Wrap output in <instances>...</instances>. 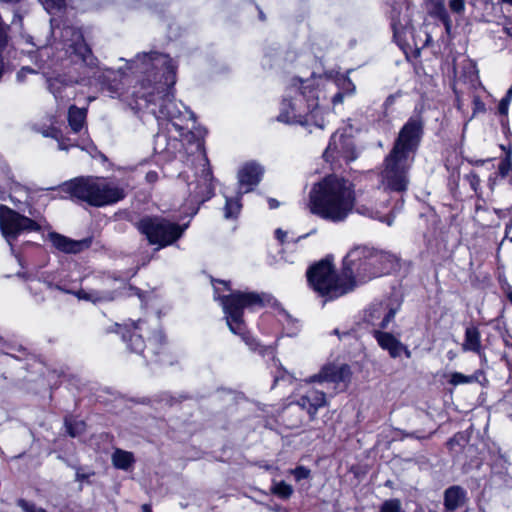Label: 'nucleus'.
<instances>
[{
  "label": "nucleus",
  "mask_w": 512,
  "mask_h": 512,
  "mask_svg": "<svg viewBox=\"0 0 512 512\" xmlns=\"http://www.w3.org/2000/svg\"><path fill=\"white\" fill-rule=\"evenodd\" d=\"M446 512H453V511H446Z\"/></svg>",
  "instance_id": "338daca9"
},
{
  "label": "nucleus",
  "mask_w": 512,
  "mask_h": 512,
  "mask_svg": "<svg viewBox=\"0 0 512 512\" xmlns=\"http://www.w3.org/2000/svg\"><path fill=\"white\" fill-rule=\"evenodd\" d=\"M373 336L376 339L378 345L383 349L388 351L389 355L392 358H397L401 355L402 352L405 353L407 358L411 357L410 350L394 335L388 332H383L380 330H374Z\"/></svg>",
  "instance_id": "2eb2a0df"
},
{
  "label": "nucleus",
  "mask_w": 512,
  "mask_h": 512,
  "mask_svg": "<svg viewBox=\"0 0 512 512\" xmlns=\"http://www.w3.org/2000/svg\"><path fill=\"white\" fill-rule=\"evenodd\" d=\"M478 373L479 372H477L473 375H464L460 372H453L450 375L449 383L451 385L457 386V385L477 382L478 381Z\"/></svg>",
  "instance_id": "c85d7f7f"
},
{
  "label": "nucleus",
  "mask_w": 512,
  "mask_h": 512,
  "mask_svg": "<svg viewBox=\"0 0 512 512\" xmlns=\"http://www.w3.org/2000/svg\"><path fill=\"white\" fill-rule=\"evenodd\" d=\"M145 179L150 184L155 183L158 180V173L156 171H149L146 173Z\"/></svg>",
  "instance_id": "a18cd8bd"
},
{
  "label": "nucleus",
  "mask_w": 512,
  "mask_h": 512,
  "mask_svg": "<svg viewBox=\"0 0 512 512\" xmlns=\"http://www.w3.org/2000/svg\"><path fill=\"white\" fill-rule=\"evenodd\" d=\"M135 69L140 73H153L156 81L152 90L144 91L139 96L143 98L147 107H150L151 113L159 118L173 119L176 118L180 111L171 94V87L175 84V65L168 55L160 53H143L137 55L132 61L130 69Z\"/></svg>",
  "instance_id": "f03ea898"
},
{
  "label": "nucleus",
  "mask_w": 512,
  "mask_h": 512,
  "mask_svg": "<svg viewBox=\"0 0 512 512\" xmlns=\"http://www.w3.org/2000/svg\"><path fill=\"white\" fill-rule=\"evenodd\" d=\"M338 154L349 160L352 156V127L346 126L337 130L331 137L329 145L324 152L325 157H334Z\"/></svg>",
  "instance_id": "ddd939ff"
},
{
  "label": "nucleus",
  "mask_w": 512,
  "mask_h": 512,
  "mask_svg": "<svg viewBox=\"0 0 512 512\" xmlns=\"http://www.w3.org/2000/svg\"><path fill=\"white\" fill-rule=\"evenodd\" d=\"M6 199V196H5V192L0 189V200H5Z\"/></svg>",
  "instance_id": "6e6d98bb"
},
{
  "label": "nucleus",
  "mask_w": 512,
  "mask_h": 512,
  "mask_svg": "<svg viewBox=\"0 0 512 512\" xmlns=\"http://www.w3.org/2000/svg\"><path fill=\"white\" fill-rule=\"evenodd\" d=\"M45 9L51 13L54 10H60L65 6V0H43Z\"/></svg>",
  "instance_id": "e433bc0d"
},
{
  "label": "nucleus",
  "mask_w": 512,
  "mask_h": 512,
  "mask_svg": "<svg viewBox=\"0 0 512 512\" xmlns=\"http://www.w3.org/2000/svg\"><path fill=\"white\" fill-rule=\"evenodd\" d=\"M497 177H498L497 173H496L494 176H493V175H491V176L489 177L488 184H489V187H490L492 190L494 189V187H495V185H496V183H497Z\"/></svg>",
  "instance_id": "8fccbe9b"
},
{
  "label": "nucleus",
  "mask_w": 512,
  "mask_h": 512,
  "mask_svg": "<svg viewBox=\"0 0 512 512\" xmlns=\"http://www.w3.org/2000/svg\"><path fill=\"white\" fill-rule=\"evenodd\" d=\"M275 235H276V238L280 241V242H284V238L286 237V232H284L283 230L281 229H277L276 232H275Z\"/></svg>",
  "instance_id": "09e8293b"
},
{
  "label": "nucleus",
  "mask_w": 512,
  "mask_h": 512,
  "mask_svg": "<svg viewBox=\"0 0 512 512\" xmlns=\"http://www.w3.org/2000/svg\"><path fill=\"white\" fill-rule=\"evenodd\" d=\"M63 190L91 206L102 207L124 199L125 188L102 177H78L65 183Z\"/></svg>",
  "instance_id": "423d86ee"
},
{
  "label": "nucleus",
  "mask_w": 512,
  "mask_h": 512,
  "mask_svg": "<svg viewBox=\"0 0 512 512\" xmlns=\"http://www.w3.org/2000/svg\"><path fill=\"white\" fill-rule=\"evenodd\" d=\"M67 432L71 437L79 436L85 430V423L83 421H65Z\"/></svg>",
  "instance_id": "473e14b6"
},
{
  "label": "nucleus",
  "mask_w": 512,
  "mask_h": 512,
  "mask_svg": "<svg viewBox=\"0 0 512 512\" xmlns=\"http://www.w3.org/2000/svg\"><path fill=\"white\" fill-rule=\"evenodd\" d=\"M24 193L25 196H27L28 192L26 190L25 187L21 186L19 183H14L11 187H10V195H9V199L10 201L13 203V205L18 209V210H24L22 207H21V204H22V201L18 198H16L15 194L16 193Z\"/></svg>",
  "instance_id": "2f4dec72"
},
{
  "label": "nucleus",
  "mask_w": 512,
  "mask_h": 512,
  "mask_svg": "<svg viewBox=\"0 0 512 512\" xmlns=\"http://www.w3.org/2000/svg\"><path fill=\"white\" fill-rule=\"evenodd\" d=\"M221 305L224 310L227 325L230 331L240 335L245 341V324L243 321V310L263 305V299L259 294L250 292H235L228 296L220 297Z\"/></svg>",
  "instance_id": "6e6552de"
},
{
  "label": "nucleus",
  "mask_w": 512,
  "mask_h": 512,
  "mask_svg": "<svg viewBox=\"0 0 512 512\" xmlns=\"http://www.w3.org/2000/svg\"><path fill=\"white\" fill-rule=\"evenodd\" d=\"M466 491L460 486H451L445 490L444 506L446 511H454L465 504Z\"/></svg>",
  "instance_id": "4be33fe9"
},
{
  "label": "nucleus",
  "mask_w": 512,
  "mask_h": 512,
  "mask_svg": "<svg viewBox=\"0 0 512 512\" xmlns=\"http://www.w3.org/2000/svg\"><path fill=\"white\" fill-rule=\"evenodd\" d=\"M307 207L321 219L333 223L346 220L352 210L350 182L337 175L324 177L311 187Z\"/></svg>",
  "instance_id": "7ed1b4c3"
},
{
  "label": "nucleus",
  "mask_w": 512,
  "mask_h": 512,
  "mask_svg": "<svg viewBox=\"0 0 512 512\" xmlns=\"http://www.w3.org/2000/svg\"><path fill=\"white\" fill-rule=\"evenodd\" d=\"M473 102H474V106H475L474 113L485 110L484 104L480 101V99L478 97H475Z\"/></svg>",
  "instance_id": "49530a36"
},
{
  "label": "nucleus",
  "mask_w": 512,
  "mask_h": 512,
  "mask_svg": "<svg viewBox=\"0 0 512 512\" xmlns=\"http://www.w3.org/2000/svg\"><path fill=\"white\" fill-rule=\"evenodd\" d=\"M298 404L314 416L319 408L326 405L325 393L320 390H310L299 399Z\"/></svg>",
  "instance_id": "aec40b11"
},
{
  "label": "nucleus",
  "mask_w": 512,
  "mask_h": 512,
  "mask_svg": "<svg viewBox=\"0 0 512 512\" xmlns=\"http://www.w3.org/2000/svg\"><path fill=\"white\" fill-rule=\"evenodd\" d=\"M34 73V70L28 67H23L20 71L17 72V81L22 82L27 74Z\"/></svg>",
  "instance_id": "37998d69"
},
{
  "label": "nucleus",
  "mask_w": 512,
  "mask_h": 512,
  "mask_svg": "<svg viewBox=\"0 0 512 512\" xmlns=\"http://www.w3.org/2000/svg\"><path fill=\"white\" fill-rule=\"evenodd\" d=\"M269 205H270V208H276V207H278V202L275 199H270Z\"/></svg>",
  "instance_id": "603ef678"
},
{
  "label": "nucleus",
  "mask_w": 512,
  "mask_h": 512,
  "mask_svg": "<svg viewBox=\"0 0 512 512\" xmlns=\"http://www.w3.org/2000/svg\"><path fill=\"white\" fill-rule=\"evenodd\" d=\"M327 86H328L329 88H333V87H335V86H336V84H335L334 82H332V81H329V82L327 83Z\"/></svg>",
  "instance_id": "4d7b16f0"
},
{
  "label": "nucleus",
  "mask_w": 512,
  "mask_h": 512,
  "mask_svg": "<svg viewBox=\"0 0 512 512\" xmlns=\"http://www.w3.org/2000/svg\"><path fill=\"white\" fill-rule=\"evenodd\" d=\"M46 136H50V134H45ZM52 137L57 138V132L51 134Z\"/></svg>",
  "instance_id": "bf43d9fd"
},
{
  "label": "nucleus",
  "mask_w": 512,
  "mask_h": 512,
  "mask_svg": "<svg viewBox=\"0 0 512 512\" xmlns=\"http://www.w3.org/2000/svg\"><path fill=\"white\" fill-rule=\"evenodd\" d=\"M511 170H512L511 160L509 157H505L499 163L497 175L501 176L502 178H505L509 175Z\"/></svg>",
  "instance_id": "c9c22d12"
},
{
  "label": "nucleus",
  "mask_w": 512,
  "mask_h": 512,
  "mask_svg": "<svg viewBox=\"0 0 512 512\" xmlns=\"http://www.w3.org/2000/svg\"><path fill=\"white\" fill-rule=\"evenodd\" d=\"M507 297H508L509 301H510V302H511V304H512V292H511V293H509Z\"/></svg>",
  "instance_id": "052dcab7"
},
{
  "label": "nucleus",
  "mask_w": 512,
  "mask_h": 512,
  "mask_svg": "<svg viewBox=\"0 0 512 512\" xmlns=\"http://www.w3.org/2000/svg\"><path fill=\"white\" fill-rule=\"evenodd\" d=\"M272 492L280 498L288 499L293 493V488L286 482L280 481L273 485Z\"/></svg>",
  "instance_id": "7c9ffc66"
},
{
  "label": "nucleus",
  "mask_w": 512,
  "mask_h": 512,
  "mask_svg": "<svg viewBox=\"0 0 512 512\" xmlns=\"http://www.w3.org/2000/svg\"><path fill=\"white\" fill-rule=\"evenodd\" d=\"M512 99V86L507 90L504 98L501 99L499 103V112L501 114H506L508 110V105Z\"/></svg>",
  "instance_id": "4c0bfd02"
},
{
  "label": "nucleus",
  "mask_w": 512,
  "mask_h": 512,
  "mask_svg": "<svg viewBox=\"0 0 512 512\" xmlns=\"http://www.w3.org/2000/svg\"><path fill=\"white\" fill-rule=\"evenodd\" d=\"M29 215L31 217L22 215L8 206L0 204V231L11 247L13 241L20 235L40 230V220L34 216L32 210H29Z\"/></svg>",
  "instance_id": "1a4fd4ad"
},
{
  "label": "nucleus",
  "mask_w": 512,
  "mask_h": 512,
  "mask_svg": "<svg viewBox=\"0 0 512 512\" xmlns=\"http://www.w3.org/2000/svg\"><path fill=\"white\" fill-rule=\"evenodd\" d=\"M142 509L143 512H152L150 506L147 504L143 505Z\"/></svg>",
  "instance_id": "5fc2aeb1"
},
{
  "label": "nucleus",
  "mask_w": 512,
  "mask_h": 512,
  "mask_svg": "<svg viewBox=\"0 0 512 512\" xmlns=\"http://www.w3.org/2000/svg\"><path fill=\"white\" fill-rule=\"evenodd\" d=\"M470 178V185L472 187V189L477 192V190L479 189V186H480V178L477 174H471L469 176Z\"/></svg>",
  "instance_id": "c03bdc74"
},
{
  "label": "nucleus",
  "mask_w": 512,
  "mask_h": 512,
  "mask_svg": "<svg viewBox=\"0 0 512 512\" xmlns=\"http://www.w3.org/2000/svg\"><path fill=\"white\" fill-rule=\"evenodd\" d=\"M138 228L150 244L166 247L182 236L186 226H180L163 218L146 217L139 222Z\"/></svg>",
  "instance_id": "9d476101"
},
{
  "label": "nucleus",
  "mask_w": 512,
  "mask_h": 512,
  "mask_svg": "<svg viewBox=\"0 0 512 512\" xmlns=\"http://www.w3.org/2000/svg\"><path fill=\"white\" fill-rule=\"evenodd\" d=\"M58 147L60 150H67L68 147L63 143V141H58Z\"/></svg>",
  "instance_id": "864d4df0"
},
{
  "label": "nucleus",
  "mask_w": 512,
  "mask_h": 512,
  "mask_svg": "<svg viewBox=\"0 0 512 512\" xmlns=\"http://www.w3.org/2000/svg\"><path fill=\"white\" fill-rule=\"evenodd\" d=\"M449 7L452 12L462 14L465 11V0H450Z\"/></svg>",
  "instance_id": "58836bf2"
},
{
  "label": "nucleus",
  "mask_w": 512,
  "mask_h": 512,
  "mask_svg": "<svg viewBox=\"0 0 512 512\" xmlns=\"http://www.w3.org/2000/svg\"><path fill=\"white\" fill-rule=\"evenodd\" d=\"M86 119V109L71 106L68 111V122L74 132L80 131Z\"/></svg>",
  "instance_id": "393cba45"
},
{
  "label": "nucleus",
  "mask_w": 512,
  "mask_h": 512,
  "mask_svg": "<svg viewBox=\"0 0 512 512\" xmlns=\"http://www.w3.org/2000/svg\"><path fill=\"white\" fill-rule=\"evenodd\" d=\"M17 505L20 507L22 512H46L43 507L25 499H19L17 501Z\"/></svg>",
  "instance_id": "f704fd0d"
},
{
  "label": "nucleus",
  "mask_w": 512,
  "mask_h": 512,
  "mask_svg": "<svg viewBox=\"0 0 512 512\" xmlns=\"http://www.w3.org/2000/svg\"><path fill=\"white\" fill-rule=\"evenodd\" d=\"M243 194L245 193L238 189L236 197L233 198L228 195L227 191L223 192V195L226 200L224 207V217L226 219L237 217V215L240 213L242 207L240 203V198L242 197Z\"/></svg>",
  "instance_id": "b1692460"
},
{
  "label": "nucleus",
  "mask_w": 512,
  "mask_h": 512,
  "mask_svg": "<svg viewBox=\"0 0 512 512\" xmlns=\"http://www.w3.org/2000/svg\"><path fill=\"white\" fill-rule=\"evenodd\" d=\"M73 83L74 81L72 80L67 82L62 77H55L48 81V87L56 99H63L68 96L64 94L65 90L72 86Z\"/></svg>",
  "instance_id": "a878e982"
},
{
  "label": "nucleus",
  "mask_w": 512,
  "mask_h": 512,
  "mask_svg": "<svg viewBox=\"0 0 512 512\" xmlns=\"http://www.w3.org/2000/svg\"><path fill=\"white\" fill-rule=\"evenodd\" d=\"M307 279L314 291L329 299H335L348 293L352 284L350 252L342 259L340 274L335 272L332 260L327 257L308 269Z\"/></svg>",
  "instance_id": "39448f33"
},
{
  "label": "nucleus",
  "mask_w": 512,
  "mask_h": 512,
  "mask_svg": "<svg viewBox=\"0 0 512 512\" xmlns=\"http://www.w3.org/2000/svg\"><path fill=\"white\" fill-rule=\"evenodd\" d=\"M118 281L110 276L102 277L100 287L90 290H80L76 293L79 299L92 301L93 303L112 301L116 297V289H111L112 283Z\"/></svg>",
  "instance_id": "4468645a"
},
{
  "label": "nucleus",
  "mask_w": 512,
  "mask_h": 512,
  "mask_svg": "<svg viewBox=\"0 0 512 512\" xmlns=\"http://www.w3.org/2000/svg\"><path fill=\"white\" fill-rule=\"evenodd\" d=\"M104 89H106L109 92L110 97H115L116 95L119 94V90H120L119 83L105 85Z\"/></svg>",
  "instance_id": "79ce46f5"
},
{
  "label": "nucleus",
  "mask_w": 512,
  "mask_h": 512,
  "mask_svg": "<svg viewBox=\"0 0 512 512\" xmlns=\"http://www.w3.org/2000/svg\"><path fill=\"white\" fill-rule=\"evenodd\" d=\"M218 283L226 285V282L224 281H218Z\"/></svg>",
  "instance_id": "e2e57ef3"
},
{
  "label": "nucleus",
  "mask_w": 512,
  "mask_h": 512,
  "mask_svg": "<svg viewBox=\"0 0 512 512\" xmlns=\"http://www.w3.org/2000/svg\"><path fill=\"white\" fill-rule=\"evenodd\" d=\"M348 373L349 366L347 365L338 366L329 364L324 366L318 374L312 376L308 382H318L320 384L329 382L335 383L343 381Z\"/></svg>",
  "instance_id": "a211bd4d"
},
{
  "label": "nucleus",
  "mask_w": 512,
  "mask_h": 512,
  "mask_svg": "<svg viewBox=\"0 0 512 512\" xmlns=\"http://www.w3.org/2000/svg\"><path fill=\"white\" fill-rule=\"evenodd\" d=\"M93 473H83L80 469L76 471V480L77 481H84L88 479Z\"/></svg>",
  "instance_id": "de8ad7c7"
},
{
  "label": "nucleus",
  "mask_w": 512,
  "mask_h": 512,
  "mask_svg": "<svg viewBox=\"0 0 512 512\" xmlns=\"http://www.w3.org/2000/svg\"><path fill=\"white\" fill-rule=\"evenodd\" d=\"M462 350L464 352H474L478 355L482 354L481 334L477 327L470 326L466 328Z\"/></svg>",
  "instance_id": "5701e85b"
},
{
  "label": "nucleus",
  "mask_w": 512,
  "mask_h": 512,
  "mask_svg": "<svg viewBox=\"0 0 512 512\" xmlns=\"http://www.w3.org/2000/svg\"><path fill=\"white\" fill-rule=\"evenodd\" d=\"M422 132V124L417 119H410L400 130L392 151L385 158L381 183L384 190L375 189L372 195L354 196V210L360 215L385 222L388 226L394 223V214L382 216L380 208L388 206L386 191L403 192L409 184L408 170L412 160L410 153L417 147Z\"/></svg>",
  "instance_id": "f257e3e1"
},
{
  "label": "nucleus",
  "mask_w": 512,
  "mask_h": 512,
  "mask_svg": "<svg viewBox=\"0 0 512 512\" xmlns=\"http://www.w3.org/2000/svg\"><path fill=\"white\" fill-rule=\"evenodd\" d=\"M504 344L507 347H512V336L508 335L503 338Z\"/></svg>",
  "instance_id": "3c124183"
},
{
  "label": "nucleus",
  "mask_w": 512,
  "mask_h": 512,
  "mask_svg": "<svg viewBox=\"0 0 512 512\" xmlns=\"http://www.w3.org/2000/svg\"><path fill=\"white\" fill-rule=\"evenodd\" d=\"M205 166L206 164L204 163L200 180L195 184L193 189L190 187V190L193 191L196 197L201 201L210 199L214 191L212 173L210 169Z\"/></svg>",
  "instance_id": "6ab92c4d"
},
{
  "label": "nucleus",
  "mask_w": 512,
  "mask_h": 512,
  "mask_svg": "<svg viewBox=\"0 0 512 512\" xmlns=\"http://www.w3.org/2000/svg\"><path fill=\"white\" fill-rule=\"evenodd\" d=\"M398 309L399 305L389 308L388 305L383 303L373 304L367 311L366 321L372 325H378L381 329H385L394 319Z\"/></svg>",
  "instance_id": "dca6fc26"
},
{
  "label": "nucleus",
  "mask_w": 512,
  "mask_h": 512,
  "mask_svg": "<svg viewBox=\"0 0 512 512\" xmlns=\"http://www.w3.org/2000/svg\"><path fill=\"white\" fill-rule=\"evenodd\" d=\"M508 34L512 37V27L507 29Z\"/></svg>",
  "instance_id": "680f3d73"
},
{
  "label": "nucleus",
  "mask_w": 512,
  "mask_h": 512,
  "mask_svg": "<svg viewBox=\"0 0 512 512\" xmlns=\"http://www.w3.org/2000/svg\"><path fill=\"white\" fill-rule=\"evenodd\" d=\"M292 474L297 481H300L309 477L310 470L303 466H299L292 470Z\"/></svg>",
  "instance_id": "ea45409f"
},
{
  "label": "nucleus",
  "mask_w": 512,
  "mask_h": 512,
  "mask_svg": "<svg viewBox=\"0 0 512 512\" xmlns=\"http://www.w3.org/2000/svg\"><path fill=\"white\" fill-rule=\"evenodd\" d=\"M148 341L152 346L153 353H157L156 349L165 342V337L157 323L153 327L152 336L148 337Z\"/></svg>",
  "instance_id": "c756f323"
},
{
  "label": "nucleus",
  "mask_w": 512,
  "mask_h": 512,
  "mask_svg": "<svg viewBox=\"0 0 512 512\" xmlns=\"http://www.w3.org/2000/svg\"><path fill=\"white\" fill-rule=\"evenodd\" d=\"M117 332L122 335L125 342L128 343L131 351L142 353L146 347L143 339L144 333H148L151 325H147L146 321L139 320L137 322L130 321L124 325H117Z\"/></svg>",
  "instance_id": "f8f14e48"
},
{
  "label": "nucleus",
  "mask_w": 512,
  "mask_h": 512,
  "mask_svg": "<svg viewBox=\"0 0 512 512\" xmlns=\"http://www.w3.org/2000/svg\"><path fill=\"white\" fill-rule=\"evenodd\" d=\"M379 512H405L402 504L398 499L386 500L380 507Z\"/></svg>",
  "instance_id": "72a5a7b5"
},
{
  "label": "nucleus",
  "mask_w": 512,
  "mask_h": 512,
  "mask_svg": "<svg viewBox=\"0 0 512 512\" xmlns=\"http://www.w3.org/2000/svg\"><path fill=\"white\" fill-rule=\"evenodd\" d=\"M314 79L295 80L283 98L278 120L287 124L309 125L319 106V94L313 88Z\"/></svg>",
  "instance_id": "20e7f679"
},
{
  "label": "nucleus",
  "mask_w": 512,
  "mask_h": 512,
  "mask_svg": "<svg viewBox=\"0 0 512 512\" xmlns=\"http://www.w3.org/2000/svg\"><path fill=\"white\" fill-rule=\"evenodd\" d=\"M263 174V169L256 163L245 164L238 172L239 190L248 193L258 185Z\"/></svg>",
  "instance_id": "f3484780"
},
{
  "label": "nucleus",
  "mask_w": 512,
  "mask_h": 512,
  "mask_svg": "<svg viewBox=\"0 0 512 512\" xmlns=\"http://www.w3.org/2000/svg\"><path fill=\"white\" fill-rule=\"evenodd\" d=\"M504 1L512 4V0H504Z\"/></svg>",
  "instance_id": "69168bd1"
},
{
  "label": "nucleus",
  "mask_w": 512,
  "mask_h": 512,
  "mask_svg": "<svg viewBox=\"0 0 512 512\" xmlns=\"http://www.w3.org/2000/svg\"><path fill=\"white\" fill-rule=\"evenodd\" d=\"M396 257L390 253L376 251L366 246L354 247V285L387 274L393 269Z\"/></svg>",
  "instance_id": "0eeeda50"
},
{
  "label": "nucleus",
  "mask_w": 512,
  "mask_h": 512,
  "mask_svg": "<svg viewBox=\"0 0 512 512\" xmlns=\"http://www.w3.org/2000/svg\"><path fill=\"white\" fill-rule=\"evenodd\" d=\"M347 93L345 92H336L333 97L331 98V102L333 104V107L336 108L338 105L343 103L344 96Z\"/></svg>",
  "instance_id": "a19ab883"
},
{
  "label": "nucleus",
  "mask_w": 512,
  "mask_h": 512,
  "mask_svg": "<svg viewBox=\"0 0 512 512\" xmlns=\"http://www.w3.org/2000/svg\"><path fill=\"white\" fill-rule=\"evenodd\" d=\"M63 37L65 39L66 53L72 61L81 62L90 68L97 65V59L85 43L83 34L79 29L67 27L63 31Z\"/></svg>",
  "instance_id": "9b49d317"
},
{
  "label": "nucleus",
  "mask_w": 512,
  "mask_h": 512,
  "mask_svg": "<svg viewBox=\"0 0 512 512\" xmlns=\"http://www.w3.org/2000/svg\"><path fill=\"white\" fill-rule=\"evenodd\" d=\"M49 239L55 248L65 253H78L86 246L85 241H74L55 232L49 234Z\"/></svg>",
  "instance_id": "412c9836"
},
{
  "label": "nucleus",
  "mask_w": 512,
  "mask_h": 512,
  "mask_svg": "<svg viewBox=\"0 0 512 512\" xmlns=\"http://www.w3.org/2000/svg\"><path fill=\"white\" fill-rule=\"evenodd\" d=\"M434 11L433 14L440 20L445 26L446 31L449 33L452 27V21L445 7L444 0H433Z\"/></svg>",
  "instance_id": "cd10ccee"
},
{
  "label": "nucleus",
  "mask_w": 512,
  "mask_h": 512,
  "mask_svg": "<svg viewBox=\"0 0 512 512\" xmlns=\"http://www.w3.org/2000/svg\"><path fill=\"white\" fill-rule=\"evenodd\" d=\"M342 335H343V336H348V335H349V333H348V332H344Z\"/></svg>",
  "instance_id": "0e129e2a"
},
{
  "label": "nucleus",
  "mask_w": 512,
  "mask_h": 512,
  "mask_svg": "<svg viewBox=\"0 0 512 512\" xmlns=\"http://www.w3.org/2000/svg\"><path fill=\"white\" fill-rule=\"evenodd\" d=\"M134 462V456L131 452L116 449L112 454L113 465L122 470H127Z\"/></svg>",
  "instance_id": "bb28decb"
},
{
  "label": "nucleus",
  "mask_w": 512,
  "mask_h": 512,
  "mask_svg": "<svg viewBox=\"0 0 512 512\" xmlns=\"http://www.w3.org/2000/svg\"><path fill=\"white\" fill-rule=\"evenodd\" d=\"M334 334L338 335L340 339L342 338V335H340V333H339V330H338V329H335V330H334Z\"/></svg>",
  "instance_id": "13d9d810"
}]
</instances>
